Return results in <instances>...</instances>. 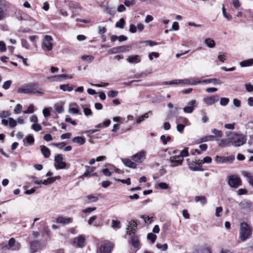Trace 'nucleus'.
<instances>
[{"instance_id": "obj_1", "label": "nucleus", "mask_w": 253, "mask_h": 253, "mask_svg": "<svg viewBox=\"0 0 253 253\" xmlns=\"http://www.w3.org/2000/svg\"><path fill=\"white\" fill-rule=\"evenodd\" d=\"M18 93L23 94H43L44 90L39 87L36 84H30L22 87L19 88L17 90Z\"/></svg>"}, {"instance_id": "obj_2", "label": "nucleus", "mask_w": 253, "mask_h": 253, "mask_svg": "<svg viewBox=\"0 0 253 253\" xmlns=\"http://www.w3.org/2000/svg\"><path fill=\"white\" fill-rule=\"evenodd\" d=\"M253 228L246 222H242L240 223L239 228L240 238L242 241H245L251 237Z\"/></svg>"}, {"instance_id": "obj_3", "label": "nucleus", "mask_w": 253, "mask_h": 253, "mask_svg": "<svg viewBox=\"0 0 253 253\" xmlns=\"http://www.w3.org/2000/svg\"><path fill=\"white\" fill-rule=\"evenodd\" d=\"M232 145L235 147H240L246 143L247 137L241 133H234L230 136Z\"/></svg>"}, {"instance_id": "obj_4", "label": "nucleus", "mask_w": 253, "mask_h": 253, "mask_svg": "<svg viewBox=\"0 0 253 253\" xmlns=\"http://www.w3.org/2000/svg\"><path fill=\"white\" fill-rule=\"evenodd\" d=\"M53 46V40L51 36L46 35L44 37L42 43V48L45 51H50Z\"/></svg>"}, {"instance_id": "obj_5", "label": "nucleus", "mask_w": 253, "mask_h": 253, "mask_svg": "<svg viewBox=\"0 0 253 253\" xmlns=\"http://www.w3.org/2000/svg\"><path fill=\"white\" fill-rule=\"evenodd\" d=\"M20 244L19 243H16L14 238H11L7 245L2 247V249L3 250H11L13 251H16L19 249Z\"/></svg>"}, {"instance_id": "obj_6", "label": "nucleus", "mask_w": 253, "mask_h": 253, "mask_svg": "<svg viewBox=\"0 0 253 253\" xmlns=\"http://www.w3.org/2000/svg\"><path fill=\"white\" fill-rule=\"evenodd\" d=\"M62 155L58 154L54 158V166L56 169H64L66 167V163L63 162Z\"/></svg>"}, {"instance_id": "obj_7", "label": "nucleus", "mask_w": 253, "mask_h": 253, "mask_svg": "<svg viewBox=\"0 0 253 253\" xmlns=\"http://www.w3.org/2000/svg\"><path fill=\"white\" fill-rule=\"evenodd\" d=\"M228 184L230 187L237 188L241 185L242 181L237 176L231 175L229 176Z\"/></svg>"}, {"instance_id": "obj_8", "label": "nucleus", "mask_w": 253, "mask_h": 253, "mask_svg": "<svg viewBox=\"0 0 253 253\" xmlns=\"http://www.w3.org/2000/svg\"><path fill=\"white\" fill-rule=\"evenodd\" d=\"M146 151L145 150H142L133 155L131 158L132 160L134 161L135 163L140 164L146 159Z\"/></svg>"}, {"instance_id": "obj_9", "label": "nucleus", "mask_w": 253, "mask_h": 253, "mask_svg": "<svg viewBox=\"0 0 253 253\" xmlns=\"http://www.w3.org/2000/svg\"><path fill=\"white\" fill-rule=\"evenodd\" d=\"M114 245L112 243L105 242L101 245L97 250V252L99 253H110Z\"/></svg>"}, {"instance_id": "obj_10", "label": "nucleus", "mask_w": 253, "mask_h": 253, "mask_svg": "<svg viewBox=\"0 0 253 253\" xmlns=\"http://www.w3.org/2000/svg\"><path fill=\"white\" fill-rule=\"evenodd\" d=\"M234 160V156L229 157L216 156L215 161L218 164L232 163Z\"/></svg>"}, {"instance_id": "obj_11", "label": "nucleus", "mask_w": 253, "mask_h": 253, "mask_svg": "<svg viewBox=\"0 0 253 253\" xmlns=\"http://www.w3.org/2000/svg\"><path fill=\"white\" fill-rule=\"evenodd\" d=\"M180 158L179 156H171L169 159L170 163V167H176L181 166L182 164L183 159H178Z\"/></svg>"}, {"instance_id": "obj_12", "label": "nucleus", "mask_w": 253, "mask_h": 253, "mask_svg": "<svg viewBox=\"0 0 253 253\" xmlns=\"http://www.w3.org/2000/svg\"><path fill=\"white\" fill-rule=\"evenodd\" d=\"M85 237L80 235L73 239V244L79 248H82L85 245Z\"/></svg>"}, {"instance_id": "obj_13", "label": "nucleus", "mask_w": 253, "mask_h": 253, "mask_svg": "<svg viewBox=\"0 0 253 253\" xmlns=\"http://www.w3.org/2000/svg\"><path fill=\"white\" fill-rule=\"evenodd\" d=\"M137 222L135 220L129 221V224L126 228V234L129 235L135 234V232L137 229Z\"/></svg>"}, {"instance_id": "obj_14", "label": "nucleus", "mask_w": 253, "mask_h": 253, "mask_svg": "<svg viewBox=\"0 0 253 253\" xmlns=\"http://www.w3.org/2000/svg\"><path fill=\"white\" fill-rule=\"evenodd\" d=\"M131 49V46L130 45L122 46L118 47H115L112 49H110L108 51L109 54H112L115 52L121 51H128Z\"/></svg>"}, {"instance_id": "obj_15", "label": "nucleus", "mask_w": 253, "mask_h": 253, "mask_svg": "<svg viewBox=\"0 0 253 253\" xmlns=\"http://www.w3.org/2000/svg\"><path fill=\"white\" fill-rule=\"evenodd\" d=\"M197 105V101L195 100H192L189 101L187 105L183 108V111L186 113H191Z\"/></svg>"}, {"instance_id": "obj_16", "label": "nucleus", "mask_w": 253, "mask_h": 253, "mask_svg": "<svg viewBox=\"0 0 253 253\" xmlns=\"http://www.w3.org/2000/svg\"><path fill=\"white\" fill-rule=\"evenodd\" d=\"M219 97L217 95H212L204 98V103L208 106L212 105L218 101Z\"/></svg>"}, {"instance_id": "obj_17", "label": "nucleus", "mask_w": 253, "mask_h": 253, "mask_svg": "<svg viewBox=\"0 0 253 253\" xmlns=\"http://www.w3.org/2000/svg\"><path fill=\"white\" fill-rule=\"evenodd\" d=\"M242 175L245 177L250 185L253 187V175L248 171L243 170L241 171Z\"/></svg>"}, {"instance_id": "obj_18", "label": "nucleus", "mask_w": 253, "mask_h": 253, "mask_svg": "<svg viewBox=\"0 0 253 253\" xmlns=\"http://www.w3.org/2000/svg\"><path fill=\"white\" fill-rule=\"evenodd\" d=\"M72 221V218L69 217H64L62 216H58L56 219V222L57 223L68 224Z\"/></svg>"}, {"instance_id": "obj_19", "label": "nucleus", "mask_w": 253, "mask_h": 253, "mask_svg": "<svg viewBox=\"0 0 253 253\" xmlns=\"http://www.w3.org/2000/svg\"><path fill=\"white\" fill-rule=\"evenodd\" d=\"M127 61L129 63H134L137 64L141 61V57L139 55H132L129 56L127 59Z\"/></svg>"}, {"instance_id": "obj_20", "label": "nucleus", "mask_w": 253, "mask_h": 253, "mask_svg": "<svg viewBox=\"0 0 253 253\" xmlns=\"http://www.w3.org/2000/svg\"><path fill=\"white\" fill-rule=\"evenodd\" d=\"M122 162L127 167L132 169L136 168V164L134 161L133 162L128 158L122 159Z\"/></svg>"}, {"instance_id": "obj_21", "label": "nucleus", "mask_w": 253, "mask_h": 253, "mask_svg": "<svg viewBox=\"0 0 253 253\" xmlns=\"http://www.w3.org/2000/svg\"><path fill=\"white\" fill-rule=\"evenodd\" d=\"M130 236L131 245L134 248H138L139 246V241L138 236L135 234H131Z\"/></svg>"}, {"instance_id": "obj_22", "label": "nucleus", "mask_w": 253, "mask_h": 253, "mask_svg": "<svg viewBox=\"0 0 253 253\" xmlns=\"http://www.w3.org/2000/svg\"><path fill=\"white\" fill-rule=\"evenodd\" d=\"M219 146L221 147H224L231 145V137H229L227 138L222 139L218 144Z\"/></svg>"}, {"instance_id": "obj_23", "label": "nucleus", "mask_w": 253, "mask_h": 253, "mask_svg": "<svg viewBox=\"0 0 253 253\" xmlns=\"http://www.w3.org/2000/svg\"><path fill=\"white\" fill-rule=\"evenodd\" d=\"M30 244L31 246V253H35L40 245V242L38 240H35L33 241H31L30 243Z\"/></svg>"}, {"instance_id": "obj_24", "label": "nucleus", "mask_w": 253, "mask_h": 253, "mask_svg": "<svg viewBox=\"0 0 253 253\" xmlns=\"http://www.w3.org/2000/svg\"><path fill=\"white\" fill-rule=\"evenodd\" d=\"M153 113L151 111H149L148 112L145 113L144 114L139 116L136 120V123L139 124L141 122L145 120L146 119L148 118L150 116L152 115Z\"/></svg>"}, {"instance_id": "obj_25", "label": "nucleus", "mask_w": 253, "mask_h": 253, "mask_svg": "<svg viewBox=\"0 0 253 253\" xmlns=\"http://www.w3.org/2000/svg\"><path fill=\"white\" fill-rule=\"evenodd\" d=\"M189 168L192 171H202V169L199 167L198 164L192 162L188 164Z\"/></svg>"}, {"instance_id": "obj_26", "label": "nucleus", "mask_w": 253, "mask_h": 253, "mask_svg": "<svg viewBox=\"0 0 253 253\" xmlns=\"http://www.w3.org/2000/svg\"><path fill=\"white\" fill-rule=\"evenodd\" d=\"M41 150L42 154L44 156L45 158H48L50 155V150L45 146H41Z\"/></svg>"}, {"instance_id": "obj_27", "label": "nucleus", "mask_w": 253, "mask_h": 253, "mask_svg": "<svg viewBox=\"0 0 253 253\" xmlns=\"http://www.w3.org/2000/svg\"><path fill=\"white\" fill-rule=\"evenodd\" d=\"M240 65L242 67L251 66L253 65V59L243 61L240 63Z\"/></svg>"}, {"instance_id": "obj_28", "label": "nucleus", "mask_w": 253, "mask_h": 253, "mask_svg": "<svg viewBox=\"0 0 253 253\" xmlns=\"http://www.w3.org/2000/svg\"><path fill=\"white\" fill-rule=\"evenodd\" d=\"M195 201L196 202H200L202 205H205L207 202V198L204 196H196Z\"/></svg>"}, {"instance_id": "obj_29", "label": "nucleus", "mask_w": 253, "mask_h": 253, "mask_svg": "<svg viewBox=\"0 0 253 253\" xmlns=\"http://www.w3.org/2000/svg\"><path fill=\"white\" fill-rule=\"evenodd\" d=\"M61 178L60 176H56L55 177H51L48 178L44 181V185H47L52 184L56 180H59Z\"/></svg>"}, {"instance_id": "obj_30", "label": "nucleus", "mask_w": 253, "mask_h": 253, "mask_svg": "<svg viewBox=\"0 0 253 253\" xmlns=\"http://www.w3.org/2000/svg\"><path fill=\"white\" fill-rule=\"evenodd\" d=\"M73 141L80 145H83L85 141V138L81 136H76L73 138Z\"/></svg>"}, {"instance_id": "obj_31", "label": "nucleus", "mask_w": 253, "mask_h": 253, "mask_svg": "<svg viewBox=\"0 0 253 253\" xmlns=\"http://www.w3.org/2000/svg\"><path fill=\"white\" fill-rule=\"evenodd\" d=\"M85 168V171L83 174V176L84 177H87L90 173L93 172L95 169V168L93 167H89L86 166Z\"/></svg>"}, {"instance_id": "obj_32", "label": "nucleus", "mask_w": 253, "mask_h": 253, "mask_svg": "<svg viewBox=\"0 0 253 253\" xmlns=\"http://www.w3.org/2000/svg\"><path fill=\"white\" fill-rule=\"evenodd\" d=\"M60 89L65 91H71L73 90L74 87L72 85H70L69 84H61L60 85Z\"/></svg>"}, {"instance_id": "obj_33", "label": "nucleus", "mask_w": 253, "mask_h": 253, "mask_svg": "<svg viewBox=\"0 0 253 253\" xmlns=\"http://www.w3.org/2000/svg\"><path fill=\"white\" fill-rule=\"evenodd\" d=\"M54 78H56L58 80H65L66 79H72L73 78L72 75L67 74H62L54 76Z\"/></svg>"}, {"instance_id": "obj_34", "label": "nucleus", "mask_w": 253, "mask_h": 253, "mask_svg": "<svg viewBox=\"0 0 253 253\" xmlns=\"http://www.w3.org/2000/svg\"><path fill=\"white\" fill-rule=\"evenodd\" d=\"M87 203H93L98 200V197L97 195H89L86 197Z\"/></svg>"}, {"instance_id": "obj_35", "label": "nucleus", "mask_w": 253, "mask_h": 253, "mask_svg": "<svg viewBox=\"0 0 253 253\" xmlns=\"http://www.w3.org/2000/svg\"><path fill=\"white\" fill-rule=\"evenodd\" d=\"M205 43L206 45L210 48H212L215 46V43L213 40L210 38L206 39L205 41Z\"/></svg>"}, {"instance_id": "obj_36", "label": "nucleus", "mask_w": 253, "mask_h": 253, "mask_svg": "<svg viewBox=\"0 0 253 253\" xmlns=\"http://www.w3.org/2000/svg\"><path fill=\"white\" fill-rule=\"evenodd\" d=\"M11 115V113L9 111L3 110L0 112V118L1 119H5L9 117Z\"/></svg>"}, {"instance_id": "obj_37", "label": "nucleus", "mask_w": 253, "mask_h": 253, "mask_svg": "<svg viewBox=\"0 0 253 253\" xmlns=\"http://www.w3.org/2000/svg\"><path fill=\"white\" fill-rule=\"evenodd\" d=\"M156 188H160L161 189H167L169 188V185L165 182H160L155 185Z\"/></svg>"}, {"instance_id": "obj_38", "label": "nucleus", "mask_w": 253, "mask_h": 253, "mask_svg": "<svg viewBox=\"0 0 253 253\" xmlns=\"http://www.w3.org/2000/svg\"><path fill=\"white\" fill-rule=\"evenodd\" d=\"M125 24V19L123 18H121L120 19L119 21L117 22L116 23V27L117 28L123 29L124 27Z\"/></svg>"}, {"instance_id": "obj_39", "label": "nucleus", "mask_w": 253, "mask_h": 253, "mask_svg": "<svg viewBox=\"0 0 253 253\" xmlns=\"http://www.w3.org/2000/svg\"><path fill=\"white\" fill-rule=\"evenodd\" d=\"M141 218L144 220L145 223L150 224L152 222V217H150L147 215H142L141 216Z\"/></svg>"}, {"instance_id": "obj_40", "label": "nucleus", "mask_w": 253, "mask_h": 253, "mask_svg": "<svg viewBox=\"0 0 253 253\" xmlns=\"http://www.w3.org/2000/svg\"><path fill=\"white\" fill-rule=\"evenodd\" d=\"M156 238L157 236L152 233H148L147 236V238L150 240L153 243L155 242Z\"/></svg>"}, {"instance_id": "obj_41", "label": "nucleus", "mask_w": 253, "mask_h": 253, "mask_svg": "<svg viewBox=\"0 0 253 253\" xmlns=\"http://www.w3.org/2000/svg\"><path fill=\"white\" fill-rule=\"evenodd\" d=\"M160 138L164 145H166L168 142L171 139L170 136H168L167 137H166L164 135H161Z\"/></svg>"}, {"instance_id": "obj_42", "label": "nucleus", "mask_w": 253, "mask_h": 253, "mask_svg": "<svg viewBox=\"0 0 253 253\" xmlns=\"http://www.w3.org/2000/svg\"><path fill=\"white\" fill-rule=\"evenodd\" d=\"M17 121L12 118H9V126L10 127H14L17 126Z\"/></svg>"}, {"instance_id": "obj_43", "label": "nucleus", "mask_w": 253, "mask_h": 253, "mask_svg": "<svg viewBox=\"0 0 253 253\" xmlns=\"http://www.w3.org/2000/svg\"><path fill=\"white\" fill-rule=\"evenodd\" d=\"M156 246H157V247L158 249H159L163 251H166L168 247V245L167 244H164L163 245H162L160 243H157Z\"/></svg>"}, {"instance_id": "obj_44", "label": "nucleus", "mask_w": 253, "mask_h": 253, "mask_svg": "<svg viewBox=\"0 0 253 253\" xmlns=\"http://www.w3.org/2000/svg\"><path fill=\"white\" fill-rule=\"evenodd\" d=\"M229 102V99L227 98L222 97L220 100V104L221 106H226Z\"/></svg>"}, {"instance_id": "obj_45", "label": "nucleus", "mask_w": 253, "mask_h": 253, "mask_svg": "<svg viewBox=\"0 0 253 253\" xmlns=\"http://www.w3.org/2000/svg\"><path fill=\"white\" fill-rule=\"evenodd\" d=\"M211 132L219 138L221 137L223 135L222 132L221 131L217 130L215 128L212 129Z\"/></svg>"}, {"instance_id": "obj_46", "label": "nucleus", "mask_w": 253, "mask_h": 253, "mask_svg": "<svg viewBox=\"0 0 253 253\" xmlns=\"http://www.w3.org/2000/svg\"><path fill=\"white\" fill-rule=\"evenodd\" d=\"M34 105L30 104L26 110L24 111L23 112L24 114H32L34 112Z\"/></svg>"}, {"instance_id": "obj_47", "label": "nucleus", "mask_w": 253, "mask_h": 253, "mask_svg": "<svg viewBox=\"0 0 253 253\" xmlns=\"http://www.w3.org/2000/svg\"><path fill=\"white\" fill-rule=\"evenodd\" d=\"M32 128L36 131H39L42 129L41 126L37 123H34L32 126Z\"/></svg>"}, {"instance_id": "obj_48", "label": "nucleus", "mask_w": 253, "mask_h": 253, "mask_svg": "<svg viewBox=\"0 0 253 253\" xmlns=\"http://www.w3.org/2000/svg\"><path fill=\"white\" fill-rule=\"evenodd\" d=\"M22 109V105L20 104H18L14 109V113L16 114H20L21 112Z\"/></svg>"}, {"instance_id": "obj_49", "label": "nucleus", "mask_w": 253, "mask_h": 253, "mask_svg": "<svg viewBox=\"0 0 253 253\" xmlns=\"http://www.w3.org/2000/svg\"><path fill=\"white\" fill-rule=\"evenodd\" d=\"M82 59L85 61H91L94 59V57L92 55H83Z\"/></svg>"}, {"instance_id": "obj_50", "label": "nucleus", "mask_w": 253, "mask_h": 253, "mask_svg": "<svg viewBox=\"0 0 253 253\" xmlns=\"http://www.w3.org/2000/svg\"><path fill=\"white\" fill-rule=\"evenodd\" d=\"M51 145L53 146H55L59 149H62L64 146H65L66 145V143L64 142H60V143H53L51 144Z\"/></svg>"}, {"instance_id": "obj_51", "label": "nucleus", "mask_w": 253, "mask_h": 253, "mask_svg": "<svg viewBox=\"0 0 253 253\" xmlns=\"http://www.w3.org/2000/svg\"><path fill=\"white\" fill-rule=\"evenodd\" d=\"M112 227L114 229H118L120 227V222L118 220H112Z\"/></svg>"}, {"instance_id": "obj_52", "label": "nucleus", "mask_w": 253, "mask_h": 253, "mask_svg": "<svg viewBox=\"0 0 253 253\" xmlns=\"http://www.w3.org/2000/svg\"><path fill=\"white\" fill-rule=\"evenodd\" d=\"M189 155V153L188 151V148H186L182 150L180 152V157H187Z\"/></svg>"}, {"instance_id": "obj_53", "label": "nucleus", "mask_w": 253, "mask_h": 253, "mask_svg": "<svg viewBox=\"0 0 253 253\" xmlns=\"http://www.w3.org/2000/svg\"><path fill=\"white\" fill-rule=\"evenodd\" d=\"M118 92L116 90H110L108 92V96L110 97H115L117 96Z\"/></svg>"}, {"instance_id": "obj_54", "label": "nucleus", "mask_w": 253, "mask_h": 253, "mask_svg": "<svg viewBox=\"0 0 253 253\" xmlns=\"http://www.w3.org/2000/svg\"><path fill=\"white\" fill-rule=\"evenodd\" d=\"M96 209V207H89L83 210L82 212L84 213L91 212L94 211Z\"/></svg>"}, {"instance_id": "obj_55", "label": "nucleus", "mask_w": 253, "mask_h": 253, "mask_svg": "<svg viewBox=\"0 0 253 253\" xmlns=\"http://www.w3.org/2000/svg\"><path fill=\"white\" fill-rule=\"evenodd\" d=\"M163 84H165V85L178 84V80H175L171 81L169 82H164L163 83Z\"/></svg>"}, {"instance_id": "obj_56", "label": "nucleus", "mask_w": 253, "mask_h": 253, "mask_svg": "<svg viewBox=\"0 0 253 253\" xmlns=\"http://www.w3.org/2000/svg\"><path fill=\"white\" fill-rule=\"evenodd\" d=\"M12 82L11 81H7L5 82L2 85V88L5 90L8 89L11 84Z\"/></svg>"}, {"instance_id": "obj_57", "label": "nucleus", "mask_w": 253, "mask_h": 253, "mask_svg": "<svg viewBox=\"0 0 253 253\" xmlns=\"http://www.w3.org/2000/svg\"><path fill=\"white\" fill-rule=\"evenodd\" d=\"M214 138L213 135H208L203 137L201 139L202 141L206 142L209 140H212Z\"/></svg>"}, {"instance_id": "obj_58", "label": "nucleus", "mask_w": 253, "mask_h": 253, "mask_svg": "<svg viewBox=\"0 0 253 253\" xmlns=\"http://www.w3.org/2000/svg\"><path fill=\"white\" fill-rule=\"evenodd\" d=\"M45 181V180L42 181L41 180H38L36 177H33V182L37 185H40L41 184H43V185H44Z\"/></svg>"}, {"instance_id": "obj_59", "label": "nucleus", "mask_w": 253, "mask_h": 253, "mask_svg": "<svg viewBox=\"0 0 253 253\" xmlns=\"http://www.w3.org/2000/svg\"><path fill=\"white\" fill-rule=\"evenodd\" d=\"M222 10L224 17L226 18L227 20H231L232 19V16L230 14H228L226 13L225 9L224 7H222Z\"/></svg>"}, {"instance_id": "obj_60", "label": "nucleus", "mask_w": 253, "mask_h": 253, "mask_svg": "<svg viewBox=\"0 0 253 253\" xmlns=\"http://www.w3.org/2000/svg\"><path fill=\"white\" fill-rule=\"evenodd\" d=\"M201 120L202 122L204 123H207L209 120V118L207 115V114L205 112H202V117Z\"/></svg>"}, {"instance_id": "obj_61", "label": "nucleus", "mask_w": 253, "mask_h": 253, "mask_svg": "<svg viewBox=\"0 0 253 253\" xmlns=\"http://www.w3.org/2000/svg\"><path fill=\"white\" fill-rule=\"evenodd\" d=\"M185 126L183 124H177L176 126L177 130L180 133H182Z\"/></svg>"}, {"instance_id": "obj_62", "label": "nucleus", "mask_w": 253, "mask_h": 253, "mask_svg": "<svg viewBox=\"0 0 253 253\" xmlns=\"http://www.w3.org/2000/svg\"><path fill=\"white\" fill-rule=\"evenodd\" d=\"M211 84H212L214 85H218L221 84L222 82L218 79L213 78L211 79Z\"/></svg>"}, {"instance_id": "obj_63", "label": "nucleus", "mask_w": 253, "mask_h": 253, "mask_svg": "<svg viewBox=\"0 0 253 253\" xmlns=\"http://www.w3.org/2000/svg\"><path fill=\"white\" fill-rule=\"evenodd\" d=\"M226 54L225 53H222L218 55V59L221 62H223L226 59Z\"/></svg>"}, {"instance_id": "obj_64", "label": "nucleus", "mask_w": 253, "mask_h": 253, "mask_svg": "<svg viewBox=\"0 0 253 253\" xmlns=\"http://www.w3.org/2000/svg\"><path fill=\"white\" fill-rule=\"evenodd\" d=\"M246 90L248 92H252L253 91V85L251 84H245Z\"/></svg>"}]
</instances>
